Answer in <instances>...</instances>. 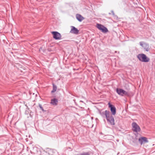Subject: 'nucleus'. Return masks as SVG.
Masks as SVG:
<instances>
[{
    "label": "nucleus",
    "mask_w": 155,
    "mask_h": 155,
    "mask_svg": "<svg viewBox=\"0 0 155 155\" xmlns=\"http://www.w3.org/2000/svg\"><path fill=\"white\" fill-rule=\"evenodd\" d=\"M99 114L103 118L106 117L107 121L111 125L115 124L114 119L113 116L110 114V112L107 110L103 111L102 110H99Z\"/></svg>",
    "instance_id": "obj_1"
},
{
    "label": "nucleus",
    "mask_w": 155,
    "mask_h": 155,
    "mask_svg": "<svg viewBox=\"0 0 155 155\" xmlns=\"http://www.w3.org/2000/svg\"><path fill=\"white\" fill-rule=\"evenodd\" d=\"M137 57L139 60L142 62H148L150 60V58L143 54H140L137 55Z\"/></svg>",
    "instance_id": "obj_2"
},
{
    "label": "nucleus",
    "mask_w": 155,
    "mask_h": 155,
    "mask_svg": "<svg viewBox=\"0 0 155 155\" xmlns=\"http://www.w3.org/2000/svg\"><path fill=\"white\" fill-rule=\"evenodd\" d=\"M116 91L117 94L121 96H124L128 95V92L124 91L122 89L117 88L116 89Z\"/></svg>",
    "instance_id": "obj_3"
},
{
    "label": "nucleus",
    "mask_w": 155,
    "mask_h": 155,
    "mask_svg": "<svg viewBox=\"0 0 155 155\" xmlns=\"http://www.w3.org/2000/svg\"><path fill=\"white\" fill-rule=\"evenodd\" d=\"M132 126L133 131L137 133L141 130L140 127L136 122H133L132 124Z\"/></svg>",
    "instance_id": "obj_4"
},
{
    "label": "nucleus",
    "mask_w": 155,
    "mask_h": 155,
    "mask_svg": "<svg viewBox=\"0 0 155 155\" xmlns=\"http://www.w3.org/2000/svg\"><path fill=\"white\" fill-rule=\"evenodd\" d=\"M140 45L142 47L144 50L147 51H149L150 50V47L149 44L141 41L140 42Z\"/></svg>",
    "instance_id": "obj_5"
},
{
    "label": "nucleus",
    "mask_w": 155,
    "mask_h": 155,
    "mask_svg": "<svg viewBox=\"0 0 155 155\" xmlns=\"http://www.w3.org/2000/svg\"><path fill=\"white\" fill-rule=\"evenodd\" d=\"M97 27L103 33H107L108 31V30L107 28L100 24H97Z\"/></svg>",
    "instance_id": "obj_6"
},
{
    "label": "nucleus",
    "mask_w": 155,
    "mask_h": 155,
    "mask_svg": "<svg viewBox=\"0 0 155 155\" xmlns=\"http://www.w3.org/2000/svg\"><path fill=\"white\" fill-rule=\"evenodd\" d=\"M53 38L55 40H60L61 38V34L57 31H54L51 32Z\"/></svg>",
    "instance_id": "obj_7"
},
{
    "label": "nucleus",
    "mask_w": 155,
    "mask_h": 155,
    "mask_svg": "<svg viewBox=\"0 0 155 155\" xmlns=\"http://www.w3.org/2000/svg\"><path fill=\"white\" fill-rule=\"evenodd\" d=\"M108 107L110 109L112 115H114L116 113V109L115 107L113 105L111 104L110 102L108 103Z\"/></svg>",
    "instance_id": "obj_8"
},
{
    "label": "nucleus",
    "mask_w": 155,
    "mask_h": 155,
    "mask_svg": "<svg viewBox=\"0 0 155 155\" xmlns=\"http://www.w3.org/2000/svg\"><path fill=\"white\" fill-rule=\"evenodd\" d=\"M138 140L141 145L143 143H147L148 142L147 138L145 137H142L139 138Z\"/></svg>",
    "instance_id": "obj_9"
},
{
    "label": "nucleus",
    "mask_w": 155,
    "mask_h": 155,
    "mask_svg": "<svg viewBox=\"0 0 155 155\" xmlns=\"http://www.w3.org/2000/svg\"><path fill=\"white\" fill-rule=\"evenodd\" d=\"M47 152L49 155H58V152L54 149H49Z\"/></svg>",
    "instance_id": "obj_10"
},
{
    "label": "nucleus",
    "mask_w": 155,
    "mask_h": 155,
    "mask_svg": "<svg viewBox=\"0 0 155 155\" xmlns=\"http://www.w3.org/2000/svg\"><path fill=\"white\" fill-rule=\"evenodd\" d=\"M71 28L70 31V33L76 35L78 33L79 31L76 28L73 26H71Z\"/></svg>",
    "instance_id": "obj_11"
},
{
    "label": "nucleus",
    "mask_w": 155,
    "mask_h": 155,
    "mask_svg": "<svg viewBox=\"0 0 155 155\" xmlns=\"http://www.w3.org/2000/svg\"><path fill=\"white\" fill-rule=\"evenodd\" d=\"M76 18L77 20L80 22H81L84 19V17H83L81 15L79 14H76Z\"/></svg>",
    "instance_id": "obj_12"
},
{
    "label": "nucleus",
    "mask_w": 155,
    "mask_h": 155,
    "mask_svg": "<svg viewBox=\"0 0 155 155\" xmlns=\"http://www.w3.org/2000/svg\"><path fill=\"white\" fill-rule=\"evenodd\" d=\"M58 100L55 98L51 99V103L53 105H57Z\"/></svg>",
    "instance_id": "obj_13"
},
{
    "label": "nucleus",
    "mask_w": 155,
    "mask_h": 155,
    "mask_svg": "<svg viewBox=\"0 0 155 155\" xmlns=\"http://www.w3.org/2000/svg\"><path fill=\"white\" fill-rule=\"evenodd\" d=\"M57 89V86L54 84H53V90L51 91V92L52 93H53L55 92Z\"/></svg>",
    "instance_id": "obj_14"
},
{
    "label": "nucleus",
    "mask_w": 155,
    "mask_h": 155,
    "mask_svg": "<svg viewBox=\"0 0 155 155\" xmlns=\"http://www.w3.org/2000/svg\"><path fill=\"white\" fill-rule=\"evenodd\" d=\"M80 155H90L89 153L88 152H84L81 153Z\"/></svg>",
    "instance_id": "obj_15"
},
{
    "label": "nucleus",
    "mask_w": 155,
    "mask_h": 155,
    "mask_svg": "<svg viewBox=\"0 0 155 155\" xmlns=\"http://www.w3.org/2000/svg\"><path fill=\"white\" fill-rule=\"evenodd\" d=\"M39 107L40 109L43 111H44V109L43 108V107H42V105L41 104H39Z\"/></svg>",
    "instance_id": "obj_16"
},
{
    "label": "nucleus",
    "mask_w": 155,
    "mask_h": 155,
    "mask_svg": "<svg viewBox=\"0 0 155 155\" xmlns=\"http://www.w3.org/2000/svg\"><path fill=\"white\" fill-rule=\"evenodd\" d=\"M112 13L113 14V15H114V12L113 11H112Z\"/></svg>",
    "instance_id": "obj_17"
},
{
    "label": "nucleus",
    "mask_w": 155,
    "mask_h": 155,
    "mask_svg": "<svg viewBox=\"0 0 155 155\" xmlns=\"http://www.w3.org/2000/svg\"><path fill=\"white\" fill-rule=\"evenodd\" d=\"M80 102H83L82 101H80Z\"/></svg>",
    "instance_id": "obj_18"
}]
</instances>
